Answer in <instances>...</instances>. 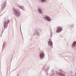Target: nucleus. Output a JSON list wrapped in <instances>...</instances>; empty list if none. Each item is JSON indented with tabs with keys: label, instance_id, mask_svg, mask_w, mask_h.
Returning <instances> with one entry per match:
<instances>
[{
	"label": "nucleus",
	"instance_id": "1",
	"mask_svg": "<svg viewBox=\"0 0 76 76\" xmlns=\"http://www.w3.org/2000/svg\"><path fill=\"white\" fill-rule=\"evenodd\" d=\"M14 11V15L16 17H19L20 16V12L17 9H13Z\"/></svg>",
	"mask_w": 76,
	"mask_h": 76
},
{
	"label": "nucleus",
	"instance_id": "2",
	"mask_svg": "<svg viewBox=\"0 0 76 76\" xmlns=\"http://www.w3.org/2000/svg\"><path fill=\"white\" fill-rule=\"evenodd\" d=\"M41 31L40 29H37L35 31V32L34 34V36H39V32Z\"/></svg>",
	"mask_w": 76,
	"mask_h": 76
},
{
	"label": "nucleus",
	"instance_id": "3",
	"mask_svg": "<svg viewBox=\"0 0 76 76\" xmlns=\"http://www.w3.org/2000/svg\"><path fill=\"white\" fill-rule=\"evenodd\" d=\"M9 21H8V20H6L4 22V29H6L7 28V24L9 23Z\"/></svg>",
	"mask_w": 76,
	"mask_h": 76
},
{
	"label": "nucleus",
	"instance_id": "4",
	"mask_svg": "<svg viewBox=\"0 0 76 76\" xmlns=\"http://www.w3.org/2000/svg\"><path fill=\"white\" fill-rule=\"evenodd\" d=\"M49 69H50V66H47L45 68V66H44V67L43 68V70H45V71H46V73H47Z\"/></svg>",
	"mask_w": 76,
	"mask_h": 76
},
{
	"label": "nucleus",
	"instance_id": "5",
	"mask_svg": "<svg viewBox=\"0 0 76 76\" xmlns=\"http://www.w3.org/2000/svg\"><path fill=\"white\" fill-rule=\"evenodd\" d=\"M5 7H6V2L4 3V4H3L1 7V10H3L4 9Z\"/></svg>",
	"mask_w": 76,
	"mask_h": 76
},
{
	"label": "nucleus",
	"instance_id": "6",
	"mask_svg": "<svg viewBox=\"0 0 76 76\" xmlns=\"http://www.w3.org/2000/svg\"><path fill=\"white\" fill-rule=\"evenodd\" d=\"M62 31V28H59L58 29L57 31H56V32L58 33L60 32H61Z\"/></svg>",
	"mask_w": 76,
	"mask_h": 76
},
{
	"label": "nucleus",
	"instance_id": "7",
	"mask_svg": "<svg viewBox=\"0 0 76 76\" xmlns=\"http://www.w3.org/2000/svg\"><path fill=\"white\" fill-rule=\"evenodd\" d=\"M44 56V55L43 53H41L40 55V57L41 58H43V57Z\"/></svg>",
	"mask_w": 76,
	"mask_h": 76
},
{
	"label": "nucleus",
	"instance_id": "8",
	"mask_svg": "<svg viewBox=\"0 0 76 76\" xmlns=\"http://www.w3.org/2000/svg\"><path fill=\"white\" fill-rule=\"evenodd\" d=\"M46 19H47L48 21H50V18H49V16H46Z\"/></svg>",
	"mask_w": 76,
	"mask_h": 76
},
{
	"label": "nucleus",
	"instance_id": "9",
	"mask_svg": "<svg viewBox=\"0 0 76 76\" xmlns=\"http://www.w3.org/2000/svg\"><path fill=\"white\" fill-rule=\"evenodd\" d=\"M38 11L39 12L40 14H41L42 13V10L39 8L38 9Z\"/></svg>",
	"mask_w": 76,
	"mask_h": 76
},
{
	"label": "nucleus",
	"instance_id": "10",
	"mask_svg": "<svg viewBox=\"0 0 76 76\" xmlns=\"http://www.w3.org/2000/svg\"><path fill=\"white\" fill-rule=\"evenodd\" d=\"M76 42H74L73 43V44L72 45V47H75V45H76Z\"/></svg>",
	"mask_w": 76,
	"mask_h": 76
},
{
	"label": "nucleus",
	"instance_id": "11",
	"mask_svg": "<svg viewBox=\"0 0 76 76\" xmlns=\"http://www.w3.org/2000/svg\"><path fill=\"white\" fill-rule=\"evenodd\" d=\"M19 7L20 9H22V10H23L24 8V7L23 6H19Z\"/></svg>",
	"mask_w": 76,
	"mask_h": 76
},
{
	"label": "nucleus",
	"instance_id": "12",
	"mask_svg": "<svg viewBox=\"0 0 76 76\" xmlns=\"http://www.w3.org/2000/svg\"><path fill=\"white\" fill-rule=\"evenodd\" d=\"M48 43L50 45H52V42L51 41H49Z\"/></svg>",
	"mask_w": 76,
	"mask_h": 76
},
{
	"label": "nucleus",
	"instance_id": "13",
	"mask_svg": "<svg viewBox=\"0 0 76 76\" xmlns=\"http://www.w3.org/2000/svg\"><path fill=\"white\" fill-rule=\"evenodd\" d=\"M4 44H5V42H4L3 43V46H2L3 49V48H4V47H5Z\"/></svg>",
	"mask_w": 76,
	"mask_h": 76
},
{
	"label": "nucleus",
	"instance_id": "14",
	"mask_svg": "<svg viewBox=\"0 0 76 76\" xmlns=\"http://www.w3.org/2000/svg\"><path fill=\"white\" fill-rule=\"evenodd\" d=\"M59 75L61 76L62 75L63 73L61 72H59Z\"/></svg>",
	"mask_w": 76,
	"mask_h": 76
},
{
	"label": "nucleus",
	"instance_id": "15",
	"mask_svg": "<svg viewBox=\"0 0 76 76\" xmlns=\"http://www.w3.org/2000/svg\"><path fill=\"white\" fill-rule=\"evenodd\" d=\"M41 1L42 2H44L45 1V0H41Z\"/></svg>",
	"mask_w": 76,
	"mask_h": 76
},
{
	"label": "nucleus",
	"instance_id": "16",
	"mask_svg": "<svg viewBox=\"0 0 76 76\" xmlns=\"http://www.w3.org/2000/svg\"><path fill=\"white\" fill-rule=\"evenodd\" d=\"M65 76V75L63 74H62L61 76Z\"/></svg>",
	"mask_w": 76,
	"mask_h": 76
},
{
	"label": "nucleus",
	"instance_id": "17",
	"mask_svg": "<svg viewBox=\"0 0 76 76\" xmlns=\"http://www.w3.org/2000/svg\"><path fill=\"white\" fill-rule=\"evenodd\" d=\"M59 70H60V71L61 72V69H60Z\"/></svg>",
	"mask_w": 76,
	"mask_h": 76
},
{
	"label": "nucleus",
	"instance_id": "18",
	"mask_svg": "<svg viewBox=\"0 0 76 76\" xmlns=\"http://www.w3.org/2000/svg\"><path fill=\"white\" fill-rule=\"evenodd\" d=\"M17 76H19V75H17Z\"/></svg>",
	"mask_w": 76,
	"mask_h": 76
},
{
	"label": "nucleus",
	"instance_id": "19",
	"mask_svg": "<svg viewBox=\"0 0 76 76\" xmlns=\"http://www.w3.org/2000/svg\"><path fill=\"white\" fill-rule=\"evenodd\" d=\"M75 75H76V73H75Z\"/></svg>",
	"mask_w": 76,
	"mask_h": 76
},
{
	"label": "nucleus",
	"instance_id": "20",
	"mask_svg": "<svg viewBox=\"0 0 76 76\" xmlns=\"http://www.w3.org/2000/svg\"><path fill=\"white\" fill-rule=\"evenodd\" d=\"M51 37H52V36H51Z\"/></svg>",
	"mask_w": 76,
	"mask_h": 76
}]
</instances>
